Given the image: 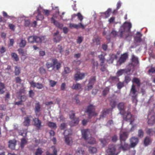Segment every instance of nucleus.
I'll list each match as a JSON object with an SVG mask.
<instances>
[{
	"label": "nucleus",
	"instance_id": "19",
	"mask_svg": "<svg viewBox=\"0 0 155 155\" xmlns=\"http://www.w3.org/2000/svg\"><path fill=\"white\" fill-rule=\"evenodd\" d=\"M32 118V116L31 115H28L25 118V120L23 122L24 125L26 126H28L29 125L31 122V119Z\"/></svg>",
	"mask_w": 155,
	"mask_h": 155
},
{
	"label": "nucleus",
	"instance_id": "11",
	"mask_svg": "<svg viewBox=\"0 0 155 155\" xmlns=\"http://www.w3.org/2000/svg\"><path fill=\"white\" fill-rule=\"evenodd\" d=\"M128 133L126 131H121L119 134L120 140L121 142L125 141L128 137Z\"/></svg>",
	"mask_w": 155,
	"mask_h": 155
},
{
	"label": "nucleus",
	"instance_id": "32",
	"mask_svg": "<svg viewBox=\"0 0 155 155\" xmlns=\"http://www.w3.org/2000/svg\"><path fill=\"white\" fill-rule=\"evenodd\" d=\"M98 57L99 58L100 60L101 61L100 66H102L103 65V64L105 60L104 57L102 54L99 55Z\"/></svg>",
	"mask_w": 155,
	"mask_h": 155
},
{
	"label": "nucleus",
	"instance_id": "62",
	"mask_svg": "<svg viewBox=\"0 0 155 155\" xmlns=\"http://www.w3.org/2000/svg\"><path fill=\"white\" fill-rule=\"evenodd\" d=\"M149 74H153L155 73V68L151 67L148 71Z\"/></svg>",
	"mask_w": 155,
	"mask_h": 155
},
{
	"label": "nucleus",
	"instance_id": "54",
	"mask_svg": "<svg viewBox=\"0 0 155 155\" xmlns=\"http://www.w3.org/2000/svg\"><path fill=\"white\" fill-rule=\"evenodd\" d=\"M117 86L118 89H120L124 86V83L123 82H119L117 84Z\"/></svg>",
	"mask_w": 155,
	"mask_h": 155
},
{
	"label": "nucleus",
	"instance_id": "50",
	"mask_svg": "<svg viewBox=\"0 0 155 155\" xmlns=\"http://www.w3.org/2000/svg\"><path fill=\"white\" fill-rule=\"evenodd\" d=\"M20 73V70L19 68L17 67H15V73L16 75H18Z\"/></svg>",
	"mask_w": 155,
	"mask_h": 155
},
{
	"label": "nucleus",
	"instance_id": "38",
	"mask_svg": "<svg viewBox=\"0 0 155 155\" xmlns=\"http://www.w3.org/2000/svg\"><path fill=\"white\" fill-rule=\"evenodd\" d=\"M48 125L49 127L51 128H57L56 124L54 122H49L48 123Z\"/></svg>",
	"mask_w": 155,
	"mask_h": 155
},
{
	"label": "nucleus",
	"instance_id": "23",
	"mask_svg": "<svg viewBox=\"0 0 155 155\" xmlns=\"http://www.w3.org/2000/svg\"><path fill=\"white\" fill-rule=\"evenodd\" d=\"M41 110V107L39 103L36 104L35 107V112L36 116H39L38 113Z\"/></svg>",
	"mask_w": 155,
	"mask_h": 155
},
{
	"label": "nucleus",
	"instance_id": "51",
	"mask_svg": "<svg viewBox=\"0 0 155 155\" xmlns=\"http://www.w3.org/2000/svg\"><path fill=\"white\" fill-rule=\"evenodd\" d=\"M91 62L93 64V68L94 69L95 67H96V68H97L98 64L97 62L95 61L94 59H93L92 60Z\"/></svg>",
	"mask_w": 155,
	"mask_h": 155
},
{
	"label": "nucleus",
	"instance_id": "35",
	"mask_svg": "<svg viewBox=\"0 0 155 155\" xmlns=\"http://www.w3.org/2000/svg\"><path fill=\"white\" fill-rule=\"evenodd\" d=\"M110 105L111 106L112 109H113L115 107L116 104V102L115 100L114 99H111L110 101Z\"/></svg>",
	"mask_w": 155,
	"mask_h": 155
},
{
	"label": "nucleus",
	"instance_id": "28",
	"mask_svg": "<svg viewBox=\"0 0 155 155\" xmlns=\"http://www.w3.org/2000/svg\"><path fill=\"white\" fill-rule=\"evenodd\" d=\"M18 53L22 56H26L27 55L26 51H25L22 48H19L18 49Z\"/></svg>",
	"mask_w": 155,
	"mask_h": 155
},
{
	"label": "nucleus",
	"instance_id": "27",
	"mask_svg": "<svg viewBox=\"0 0 155 155\" xmlns=\"http://www.w3.org/2000/svg\"><path fill=\"white\" fill-rule=\"evenodd\" d=\"M132 82L133 83L136 84L138 86H140L141 84L140 80V79L138 78L134 77L133 78Z\"/></svg>",
	"mask_w": 155,
	"mask_h": 155
},
{
	"label": "nucleus",
	"instance_id": "21",
	"mask_svg": "<svg viewBox=\"0 0 155 155\" xmlns=\"http://www.w3.org/2000/svg\"><path fill=\"white\" fill-rule=\"evenodd\" d=\"M16 141L15 139L10 140L8 141L9 147L12 149H15L16 144Z\"/></svg>",
	"mask_w": 155,
	"mask_h": 155
},
{
	"label": "nucleus",
	"instance_id": "30",
	"mask_svg": "<svg viewBox=\"0 0 155 155\" xmlns=\"http://www.w3.org/2000/svg\"><path fill=\"white\" fill-rule=\"evenodd\" d=\"M51 148L53 149V154L47 151L46 152V155H57V150L54 146H52Z\"/></svg>",
	"mask_w": 155,
	"mask_h": 155
},
{
	"label": "nucleus",
	"instance_id": "15",
	"mask_svg": "<svg viewBox=\"0 0 155 155\" xmlns=\"http://www.w3.org/2000/svg\"><path fill=\"white\" fill-rule=\"evenodd\" d=\"M29 83L31 87L33 88L36 87L38 89H41L43 87L42 84H39L38 83H35L33 81L29 82Z\"/></svg>",
	"mask_w": 155,
	"mask_h": 155
},
{
	"label": "nucleus",
	"instance_id": "49",
	"mask_svg": "<svg viewBox=\"0 0 155 155\" xmlns=\"http://www.w3.org/2000/svg\"><path fill=\"white\" fill-rule=\"evenodd\" d=\"M27 141L25 138H22L21 139V146L22 148H23L25 145L27 143Z\"/></svg>",
	"mask_w": 155,
	"mask_h": 155
},
{
	"label": "nucleus",
	"instance_id": "33",
	"mask_svg": "<svg viewBox=\"0 0 155 155\" xmlns=\"http://www.w3.org/2000/svg\"><path fill=\"white\" fill-rule=\"evenodd\" d=\"M44 18V16L41 14V12L39 11H38V14L36 17L37 20H41Z\"/></svg>",
	"mask_w": 155,
	"mask_h": 155
},
{
	"label": "nucleus",
	"instance_id": "46",
	"mask_svg": "<svg viewBox=\"0 0 155 155\" xmlns=\"http://www.w3.org/2000/svg\"><path fill=\"white\" fill-rule=\"evenodd\" d=\"M111 9L108 8L104 13V14L105 15V18H107L109 17L110 15V13L111 12Z\"/></svg>",
	"mask_w": 155,
	"mask_h": 155
},
{
	"label": "nucleus",
	"instance_id": "25",
	"mask_svg": "<svg viewBox=\"0 0 155 155\" xmlns=\"http://www.w3.org/2000/svg\"><path fill=\"white\" fill-rule=\"evenodd\" d=\"M129 148V145L127 143H125L124 145H121L119 147V149H122L124 151H126Z\"/></svg>",
	"mask_w": 155,
	"mask_h": 155
},
{
	"label": "nucleus",
	"instance_id": "45",
	"mask_svg": "<svg viewBox=\"0 0 155 155\" xmlns=\"http://www.w3.org/2000/svg\"><path fill=\"white\" fill-rule=\"evenodd\" d=\"M110 110V109H104L102 112V115L103 117H104L107 114L109 113Z\"/></svg>",
	"mask_w": 155,
	"mask_h": 155
},
{
	"label": "nucleus",
	"instance_id": "12",
	"mask_svg": "<svg viewBox=\"0 0 155 155\" xmlns=\"http://www.w3.org/2000/svg\"><path fill=\"white\" fill-rule=\"evenodd\" d=\"M34 125L38 130H39L42 127L41 121L38 118H35L33 119Z\"/></svg>",
	"mask_w": 155,
	"mask_h": 155
},
{
	"label": "nucleus",
	"instance_id": "55",
	"mask_svg": "<svg viewBox=\"0 0 155 155\" xmlns=\"http://www.w3.org/2000/svg\"><path fill=\"white\" fill-rule=\"evenodd\" d=\"M71 72V70L70 68L68 67L64 68V69L63 73L65 74H69Z\"/></svg>",
	"mask_w": 155,
	"mask_h": 155
},
{
	"label": "nucleus",
	"instance_id": "17",
	"mask_svg": "<svg viewBox=\"0 0 155 155\" xmlns=\"http://www.w3.org/2000/svg\"><path fill=\"white\" fill-rule=\"evenodd\" d=\"M138 139L137 137H132L130 140L131 146L134 147L138 143Z\"/></svg>",
	"mask_w": 155,
	"mask_h": 155
},
{
	"label": "nucleus",
	"instance_id": "40",
	"mask_svg": "<svg viewBox=\"0 0 155 155\" xmlns=\"http://www.w3.org/2000/svg\"><path fill=\"white\" fill-rule=\"evenodd\" d=\"M124 72L127 74V71L125 69H120L117 71V74L118 76H120Z\"/></svg>",
	"mask_w": 155,
	"mask_h": 155
},
{
	"label": "nucleus",
	"instance_id": "2",
	"mask_svg": "<svg viewBox=\"0 0 155 155\" xmlns=\"http://www.w3.org/2000/svg\"><path fill=\"white\" fill-rule=\"evenodd\" d=\"M49 60L51 61L52 63L48 61L46 64L47 68L49 71H52L55 68L57 70H58L61 67V64L56 59L51 58L49 59Z\"/></svg>",
	"mask_w": 155,
	"mask_h": 155
},
{
	"label": "nucleus",
	"instance_id": "5",
	"mask_svg": "<svg viewBox=\"0 0 155 155\" xmlns=\"http://www.w3.org/2000/svg\"><path fill=\"white\" fill-rule=\"evenodd\" d=\"M137 92V90L136 89L135 86L134 85L132 84L130 90V94L132 95V97L133 102H134L136 104H137V94L136 93Z\"/></svg>",
	"mask_w": 155,
	"mask_h": 155
},
{
	"label": "nucleus",
	"instance_id": "41",
	"mask_svg": "<svg viewBox=\"0 0 155 155\" xmlns=\"http://www.w3.org/2000/svg\"><path fill=\"white\" fill-rule=\"evenodd\" d=\"M137 35H139L140 36H139L136 37H135V40L137 42H140L142 40L141 38V35L140 33L137 32Z\"/></svg>",
	"mask_w": 155,
	"mask_h": 155
},
{
	"label": "nucleus",
	"instance_id": "26",
	"mask_svg": "<svg viewBox=\"0 0 155 155\" xmlns=\"http://www.w3.org/2000/svg\"><path fill=\"white\" fill-rule=\"evenodd\" d=\"M5 87V84L1 82H0V94H3L5 92L4 89Z\"/></svg>",
	"mask_w": 155,
	"mask_h": 155
},
{
	"label": "nucleus",
	"instance_id": "1",
	"mask_svg": "<svg viewBox=\"0 0 155 155\" xmlns=\"http://www.w3.org/2000/svg\"><path fill=\"white\" fill-rule=\"evenodd\" d=\"M131 28V25L130 23L125 22L121 26L118 32L113 30L111 32V34L114 37L118 36L122 38L124 35H125L126 38H127L129 35Z\"/></svg>",
	"mask_w": 155,
	"mask_h": 155
},
{
	"label": "nucleus",
	"instance_id": "7",
	"mask_svg": "<svg viewBox=\"0 0 155 155\" xmlns=\"http://www.w3.org/2000/svg\"><path fill=\"white\" fill-rule=\"evenodd\" d=\"M115 145L114 144H110L108 145L106 152L109 155H114L116 151Z\"/></svg>",
	"mask_w": 155,
	"mask_h": 155
},
{
	"label": "nucleus",
	"instance_id": "3",
	"mask_svg": "<svg viewBox=\"0 0 155 155\" xmlns=\"http://www.w3.org/2000/svg\"><path fill=\"white\" fill-rule=\"evenodd\" d=\"M71 113L69 114V117L72 120L70 122L69 124L71 126H76L79 122V118L75 117V114L73 111L71 112Z\"/></svg>",
	"mask_w": 155,
	"mask_h": 155
},
{
	"label": "nucleus",
	"instance_id": "14",
	"mask_svg": "<svg viewBox=\"0 0 155 155\" xmlns=\"http://www.w3.org/2000/svg\"><path fill=\"white\" fill-rule=\"evenodd\" d=\"M128 57V55L127 53H125L121 55L119 59L118 62L120 65L121 64L124 63Z\"/></svg>",
	"mask_w": 155,
	"mask_h": 155
},
{
	"label": "nucleus",
	"instance_id": "37",
	"mask_svg": "<svg viewBox=\"0 0 155 155\" xmlns=\"http://www.w3.org/2000/svg\"><path fill=\"white\" fill-rule=\"evenodd\" d=\"M110 88L108 87H106L102 91V95L104 96H106L109 93Z\"/></svg>",
	"mask_w": 155,
	"mask_h": 155
},
{
	"label": "nucleus",
	"instance_id": "57",
	"mask_svg": "<svg viewBox=\"0 0 155 155\" xmlns=\"http://www.w3.org/2000/svg\"><path fill=\"white\" fill-rule=\"evenodd\" d=\"M49 82L50 86L52 87H54L57 83L56 81L52 80H49Z\"/></svg>",
	"mask_w": 155,
	"mask_h": 155
},
{
	"label": "nucleus",
	"instance_id": "61",
	"mask_svg": "<svg viewBox=\"0 0 155 155\" xmlns=\"http://www.w3.org/2000/svg\"><path fill=\"white\" fill-rule=\"evenodd\" d=\"M100 140L101 143L103 144V147H104L107 143L106 140L105 139H101Z\"/></svg>",
	"mask_w": 155,
	"mask_h": 155
},
{
	"label": "nucleus",
	"instance_id": "63",
	"mask_svg": "<svg viewBox=\"0 0 155 155\" xmlns=\"http://www.w3.org/2000/svg\"><path fill=\"white\" fill-rule=\"evenodd\" d=\"M39 71L41 74H45L46 72V70L42 67H40L39 69Z\"/></svg>",
	"mask_w": 155,
	"mask_h": 155
},
{
	"label": "nucleus",
	"instance_id": "10",
	"mask_svg": "<svg viewBox=\"0 0 155 155\" xmlns=\"http://www.w3.org/2000/svg\"><path fill=\"white\" fill-rule=\"evenodd\" d=\"M123 118L124 120L129 121L130 124H132L134 120V117L129 112H127L126 115L124 116Z\"/></svg>",
	"mask_w": 155,
	"mask_h": 155
},
{
	"label": "nucleus",
	"instance_id": "56",
	"mask_svg": "<svg viewBox=\"0 0 155 155\" xmlns=\"http://www.w3.org/2000/svg\"><path fill=\"white\" fill-rule=\"evenodd\" d=\"M61 37L60 35L56 36L54 38V41L56 42H59L61 40Z\"/></svg>",
	"mask_w": 155,
	"mask_h": 155
},
{
	"label": "nucleus",
	"instance_id": "13",
	"mask_svg": "<svg viewBox=\"0 0 155 155\" xmlns=\"http://www.w3.org/2000/svg\"><path fill=\"white\" fill-rule=\"evenodd\" d=\"M124 104V103L120 102L117 105V108L120 111V113L122 115H124L125 114Z\"/></svg>",
	"mask_w": 155,
	"mask_h": 155
},
{
	"label": "nucleus",
	"instance_id": "8",
	"mask_svg": "<svg viewBox=\"0 0 155 155\" xmlns=\"http://www.w3.org/2000/svg\"><path fill=\"white\" fill-rule=\"evenodd\" d=\"M96 81V77L93 76L91 77L89 80V83L87 85V90H91L93 87V86Z\"/></svg>",
	"mask_w": 155,
	"mask_h": 155
},
{
	"label": "nucleus",
	"instance_id": "6",
	"mask_svg": "<svg viewBox=\"0 0 155 155\" xmlns=\"http://www.w3.org/2000/svg\"><path fill=\"white\" fill-rule=\"evenodd\" d=\"M147 123L150 126H153L155 124V114L151 112L149 114Z\"/></svg>",
	"mask_w": 155,
	"mask_h": 155
},
{
	"label": "nucleus",
	"instance_id": "9",
	"mask_svg": "<svg viewBox=\"0 0 155 155\" xmlns=\"http://www.w3.org/2000/svg\"><path fill=\"white\" fill-rule=\"evenodd\" d=\"M28 41L30 43H40L41 42V39L40 37L33 36H29L28 38Z\"/></svg>",
	"mask_w": 155,
	"mask_h": 155
},
{
	"label": "nucleus",
	"instance_id": "59",
	"mask_svg": "<svg viewBox=\"0 0 155 155\" xmlns=\"http://www.w3.org/2000/svg\"><path fill=\"white\" fill-rule=\"evenodd\" d=\"M110 59L112 60V61H113L114 60L117 59V55L112 54L110 55Z\"/></svg>",
	"mask_w": 155,
	"mask_h": 155
},
{
	"label": "nucleus",
	"instance_id": "58",
	"mask_svg": "<svg viewBox=\"0 0 155 155\" xmlns=\"http://www.w3.org/2000/svg\"><path fill=\"white\" fill-rule=\"evenodd\" d=\"M43 152L41 148H38L37 149L36 151L35 152V155H41L42 153Z\"/></svg>",
	"mask_w": 155,
	"mask_h": 155
},
{
	"label": "nucleus",
	"instance_id": "18",
	"mask_svg": "<svg viewBox=\"0 0 155 155\" xmlns=\"http://www.w3.org/2000/svg\"><path fill=\"white\" fill-rule=\"evenodd\" d=\"M69 27L71 28H74L77 29L80 28H81L82 29H84L85 28L84 26L81 22H80L78 25L73 23H70L69 24Z\"/></svg>",
	"mask_w": 155,
	"mask_h": 155
},
{
	"label": "nucleus",
	"instance_id": "39",
	"mask_svg": "<svg viewBox=\"0 0 155 155\" xmlns=\"http://www.w3.org/2000/svg\"><path fill=\"white\" fill-rule=\"evenodd\" d=\"M70 134H68V135L65 136V141L67 145H69L70 143V140L69 135Z\"/></svg>",
	"mask_w": 155,
	"mask_h": 155
},
{
	"label": "nucleus",
	"instance_id": "44",
	"mask_svg": "<svg viewBox=\"0 0 155 155\" xmlns=\"http://www.w3.org/2000/svg\"><path fill=\"white\" fill-rule=\"evenodd\" d=\"M151 142L150 140L148 137H146L144 139V143L145 146H147Z\"/></svg>",
	"mask_w": 155,
	"mask_h": 155
},
{
	"label": "nucleus",
	"instance_id": "34",
	"mask_svg": "<svg viewBox=\"0 0 155 155\" xmlns=\"http://www.w3.org/2000/svg\"><path fill=\"white\" fill-rule=\"evenodd\" d=\"M146 133L150 136H152L154 134V131L152 129L148 128L146 130Z\"/></svg>",
	"mask_w": 155,
	"mask_h": 155
},
{
	"label": "nucleus",
	"instance_id": "53",
	"mask_svg": "<svg viewBox=\"0 0 155 155\" xmlns=\"http://www.w3.org/2000/svg\"><path fill=\"white\" fill-rule=\"evenodd\" d=\"M12 57L16 61H18L19 60V58L17 54L15 53L12 54Z\"/></svg>",
	"mask_w": 155,
	"mask_h": 155
},
{
	"label": "nucleus",
	"instance_id": "4",
	"mask_svg": "<svg viewBox=\"0 0 155 155\" xmlns=\"http://www.w3.org/2000/svg\"><path fill=\"white\" fill-rule=\"evenodd\" d=\"M95 106L92 104L90 105L87 107L86 112L88 113L89 117L91 118L92 116H96L97 113L95 112Z\"/></svg>",
	"mask_w": 155,
	"mask_h": 155
},
{
	"label": "nucleus",
	"instance_id": "48",
	"mask_svg": "<svg viewBox=\"0 0 155 155\" xmlns=\"http://www.w3.org/2000/svg\"><path fill=\"white\" fill-rule=\"evenodd\" d=\"M144 132L141 129H140L138 130V136L140 138H142L143 136Z\"/></svg>",
	"mask_w": 155,
	"mask_h": 155
},
{
	"label": "nucleus",
	"instance_id": "22",
	"mask_svg": "<svg viewBox=\"0 0 155 155\" xmlns=\"http://www.w3.org/2000/svg\"><path fill=\"white\" fill-rule=\"evenodd\" d=\"M81 133L82 135V137L84 138L85 140H87L88 137L87 134L89 133L88 129H84L81 130Z\"/></svg>",
	"mask_w": 155,
	"mask_h": 155
},
{
	"label": "nucleus",
	"instance_id": "24",
	"mask_svg": "<svg viewBox=\"0 0 155 155\" xmlns=\"http://www.w3.org/2000/svg\"><path fill=\"white\" fill-rule=\"evenodd\" d=\"M73 90H78L82 89V86L81 84L77 83L76 84H74L71 87Z\"/></svg>",
	"mask_w": 155,
	"mask_h": 155
},
{
	"label": "nucleus",
	"instance_id": "16",
	"mask_svg": "<svg viewBox=\"0 0 155 155\" xmlns=\"http://www.w3.org/2000/svg\"><path fill=\"white\" fill-rule=\"evenodd\" d=\"M84 77V73L77 72L74 74V79L76 81H77L79 80L82 79Z\"/></svg>",
	"mask_w": 155,
	"mask_h": 155
},
{
	"label": "nucleus",
	"instance_id": "36",
	"mask_svg": "<svg viewBox=\"0 0 155 155\" xmlns=\"http://www.w3.org/2000/svg\"><path fill=\"white\" fill-rule=\"evenodd\" d=\"M93 42L94 43H95L96 45H100V41L99 38L98 37L95 38L92 40Z\"/></svg>",
	"mask_w": 155,
	"mask_h": 155
},
{
	"label": "nucleus",
	"instance_id": "64",
	"mask_svg": "<svg viewBox=\"0 0 155 155\" xmlns=\"http://www.w3.org/2000/svg\"><path fill=\"white\" fill-rule=\"evenodd\" d=\"M8 27L10 29L13 31H14L15 27L14 25L12 24H9L8 25Z\"/></svg>",
	"mask_w": 155,
	"mask_h": 155
},
{
	"label": "nucleus",
	"instance_id": "52",
	"mask_svg": "<svg viewBox=\"0 0 155 155\" xmlns=\"http://www.w3.org/2000/svg\"><path fill=\"white\" fill-rule=\"evenodd\" d=\"M88 143L91 144H94L96 143L95 139L93 137H91L89 140Z\"/></svg>",
	"mask_w": 155,
	"mask_h": 155
},
{
	"label": "nucleus",
	"instance_id": "29",
	"mask_svg": "<svg viewBox=\"0 0 155 155\" xmlns=\"http://www.w3.org/2000/svg\"><path fill=\"white\" fill-rule=\"evenodd\" d=\"M21 41L19 43V46L21 48H23L26 44V41L22 38L20 39Z\"/></svg>",
	"mask_w": 155,
	"mask_h": 155
},
{
	"label": "nucleus",
	"instance_id": "42",
	"mask_svg": "<svg viewBox=\"0 0 155 155\" xmlns=\"http://www.w3.org/2000/svg\"><path fill=\"white\" fill-rule=\"evenodd\" d=\"M131 80L130 77L128 75H126L124 78V82L126 84H128Z\"/></svg>",
	"mask_w": 155,
	"mask_h": 155
},
{
	"label": "nucleus",
	"instance_id": "20",
	"mask_svg": "<svg viewBox=\"0 0 155 155\" xmlns=\"http://www.w3.org/2000/svg\"><path fill=\"white\" fill-rule=\"evenodd\" d=\"M51 21L55 25L60 29H61L62 28L63 25L57 21H56L53 17L51 18Z\"/></svg>",
	"mask_w": 155,
	"mask_h": 155
},
{
	"label": "nucleus",
	"instance_id": "60",
	"mask_svg": "<svg viewBox=\"0 0 155 155\" xmlns=\"http://www.w3.org/2000/svg\"><path fill=\"white\" fill-rule=\"evenodd\" d=\"M132 60L133 62H135L136 63H138V58L135 57L134 55L132 56Z\"/></svg>",
	"mask_w": 155,
	"mask_h": 155
},
{
	"label": "nucleus",
	"instance_id": "43",
	"mask_svg": "<svg viewBox=\"0 0 155 155\" xmlns=\"http://www.w3.org/2000/svg\"><path fill=\"white\" fill-rule=\"evenodd\" d=\"M89 151L92 153H95L97 152V149L95 147H90L89 148Z\"/></svg>",
	"mask_w": 155,
	"mask_h": 155
},
{
	"label": "nucleus",
	"instance_id": "47",
	"mask_svg": "<svg viewBox=\"0 0 155 155\" xmlns=\"http://www.w3.org/2000/svg\"><path fill=\"white\" fill-rule=\"evenodd\" d=\"M75 16H78V19L80 21V22L81 23L83 17L80 12H78L77 15H74Z\"/></svg>",
	"mask_w": 155,
	"mask_h": 155
},
{
	"label": "nucleus",
	"instance_id": "31",
	"mask_svg": "<svg viewBox=\"0 0 155 155\" xmlns=\"http://www.w3.org/2000/svg\"><path fill=\"white\" fill-rule=\"evenodd\" d=\"M84 151L81 147H79L78 149L76 150L75 154L77 155H80L81 154H83Z\"/></svg>",
	"mask_w": 155,
	"mask_h": 155
}]
</instances>
